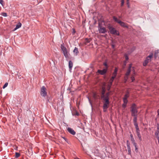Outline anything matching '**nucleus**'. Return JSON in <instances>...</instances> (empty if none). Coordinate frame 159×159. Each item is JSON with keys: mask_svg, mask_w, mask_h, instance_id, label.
Returning a JSON list of instances; mask_svg holds the SVG:
<instances>
[{"mask_svg": "<svg viewBox=\"0 0 159 159\" xmlns=\"http://www.w3.org/2000/svg\"><path fill=\"white\" fill-rule=\"evenodd\" d=\"M105 92V88L103 87L102 88V92L101 98L103 100V109L104 111H106V109L108 107L110 103L109 101V93H107L105 94H104Z\"/></svg>", "mask_w": 159, "mask_h": 159, "instance_id": "f257e3e1", "label": "nucleus"}, {"mask_svg": "<svg viewBox=\"0 0 159 159\" xmlns=\"http://www.w3.org/2000/svg\"><path fill=\"white\" fill-rule=\"evenodd\" d=\"M131 71H133V74L132 75L131 77V79L132 80V81L133 82L134 80V76L135 75V72L134 70V67L132 68V64H130L129 65V68L127 70V71L126 73L125 76V79L126 80L128 79V76L129 75L130 72Z\"/></svg>", "mask_w": 159, "mask_h": 159, "instance_id": "f03ea898", "label": "nucleus"}, {"mask_svg": "<svg viewBox=\"0 0 159 159\" xmlns=\"http://www.w3.org/2000/svg\"><path fill=\"white\" fill-rule=\"evenodd\" d=\"M131 115L132 116H135L137 115L138 111L136 105L135 104H133L131 107Z\"/></svg>", "mask_w": 159, "mask_h": 159, "instance_id": "7ed1b4c3", "label": "nucleus"}, {"mask_svg": "<svg viewBox=\"0 0 159 159\" xmlns=\"http://www.w3.org/2000/svg\"><path fill=\"white\" fill-rule=\"evenodd\" d=\"M113 20H115V21L117 22L121 26L124 27H128V26H127V25L126 24L119 20L116 17L114 16L113 17Z\"/></svg>", "mask_w": 159, "mask_h": 159, "instance_id": "20e7f679", "label": "nucleus"}, {"mask_svg": "<svg viewBox=\"0 0 159 159\" xmlns=\"http://www.w3.org/2000/svg\"><path fill=\"white\" fill-rule=\"evenodd\" d=\"M153 57V54L152 53L149 56L147 57L143 63V66H145L147 65L148 63L151 61V58Z\"/></svg>", "mask_w": 159, "mask_h": 159, "instance_id": "39448f33", "label": "nucleus"}, {"mask_svg": "<svg viewBox=\"0 0 159 159\" xmlns=\"http://www.w3.org/2000/svg\"><path fill=\"white\" fill-rule=\"evenodd\" d=\"M46 89L44 86H42L41 89L40 94L42 96L45 97L47 95Z\"/></svg>", "mask_w": 159, "mask_h": 159, "instance_id": "423d86ee", "label": "nucleus"}, {"mask_svg": "<svg viewBox=\"0 0 159 159\" xmlns=\"http://www.w3.org/2000/svg\"><path fill=\"white\" fill-rule=\"evenodd\" d=\"M109 29L111 34L117 35H118L119 34L118 33L117 31L115 28H112L111 26H109Z\"/></svg>", "mask_w": 159, "mask_h": 159, "instance_id": "0eeeda50", "label": "nucleus"}, {"mask_svg": "<svg viewBox=\"0 0 159 159\" xmlns=\"http://www.w3.org/2000/svg\"><path fill=\"white\" fill-rule=\"evenodd\" d=\"M99 32L100 33H104L106 32L105 28L102 26H100L98 28Z\"/></svg>", "mask_w": 159, "mask_h": 159, "instance_id": "6e6552de", "label": "nucleus"}, {"mask_svg": "<svg viewBox=\"0 0 159 159\" xmlns=\"http://www.w3.org/2000/svg\"><path fill=\"white\" fill-rule=\"evenodd\" d=\"M155 135L156 138L159 137V124H158L157 125V130L155 132Z\"/></svg>", "mask_w": 159, "mask_h": 159, "instance_id": "1a4fd4ad", "label": "nucleus"}, {"mask_svg": "<svg viewBox=\"0 0 159 159\" xmlns=\"http://www.w3.org/2000/svg\"><path fill=\"white\" fill-rule=\"evenodd\" d=\"M67 130L72 135H75V132L71 128H68L67 129Z\"/></svg>", "mask_w": 159, "mask_h": 159, "instance_id": "9d476101", "label": "nucleus"}, {"mask_svg": "<svg viewBox=\"0 0 159 159\" xmlns=\"http://www.w3.org/2000/svg\"><path fill=\"white\" fill-rule=\"evenodd\" d=\"M106 72L107 70L106 69H104L102 70H98V72L102 75L104 74Z\"/></svg>", "mask_w": 159, "mask_h": 159, "instance_id": "9b49d317", "label": "nucleus"}, {"mask_svg": "<svg viewBox=\"0 0 159 159\" xmlns=\"http://www.w3.org/2000/svg\"><path fill=\"white\" fill-rule=\"evenodd\" d=\"M114 79V78H113L112 77L111 79L109 81V84L108 85V87L107 89L108 90H109L112 84V82L113 81Z\"/></svg>", "mask_w": 159, "mask_h": 159, "instance_id": "f8f14e48", "label": "nucleus"}, {"mask_svg": "<svg viewBox=\"0 0 159 159\" xmlns=\"http://www.w3.org/2000/svg\"><path fill=\"white\" fill-rule=\"evenodd\" d=\"M93 98L95 100L98 99L99 98V96L95 93H93Z\"/></svg>", "mask_w": 159, "mask_h": 159, "instance_id": "ddd939ff", "label": "nucleus"}, {"mask_svg": "<svg viewBox=\"0 0 159 159\" xmlns=\"http://www.w3.org/2000/svg\"><path fill=\"white\" fill-rule=\"evenodd\" d=\"M132 116L134 117V118L133 119V121H134V126L138 125V124L137 123V115H135V116Z\"/></svg>", "mask_w": 159, "mask_h": 159, "instance_id": "4468645a", "label": "nucleus"}, {"mask_svg": "<svg viewBox=\"0 0 159 159\" xmlns=\"http://www.w3.org/2000/svg\"><path fill=\"white\" fill-rule=\"evenodd\" d=\"M117 71V69L116 68L115 69V70L114 71L113 73L112 76V77L113 78H115V77L116 76Z\"/></svg>", "mask_w": 159, "mask_h": 159, "instance_id": "2eb2a0df", "label": "nucleus"}, {"mask_svg": "<svg viewBox=\"0 0 159 159\" xmlns=\"http://www.w3.org/2000/svg\"><path fill=\"white\" fill-rule=\"evenodd\" d=\"M73 52L76 55H77L78 53H79L78 49L77 48L75 47L73 50Z\"/></svg>", "mask_w": 159, "mask_h": 159, "instance_id": "dca6fc26", "label": "nucleus"}, {"mask_svg": "<svg viewBox=\"0 0 159 159\" xmlns=\"http://www.w3.org/2000/svg\"><path fill=\"white\" fill-rule=\"evenodd\" d=\"M129 92L128 91H127L126 94L125 95L123 99H127L129 97Z\"/></svg>", "mask_w": 159, "mask_h": 159, "instance_id": "f3484780", "label": "nucleus"}, {"mask_svg": "<svg viewBox=\"0 0 159 159\" xmlns=\"http://www.w3.org/2000/svg\"><path fill=\"white\" fill-rule=\"evenodd\" d=\"M73 66V63L71 61H70L69 62V67L70 70L71 69V68Z\"/></svg>", "mask_w": 159, "mask_h": 159, "instance_id": "a211bd4d", "label": "nucleus"}, {"mask_svg": "<svg viewBox=\"0 0 159 159\" xmlns=\"http://www.w3.org/2000/svg\"><path fill=\"white\" fill-rule=\"evenodd\" d=\"M21 24L20 23H19L18 24L16 25V27L15 28V30L21 27Z\"/></svg>", "mask_w": 159, "mask_h": 159, "instance_id": "6ab92c4d", "label": "nucleus"}, {"mask_svg": "<svg viewBox=\"0 0 159 159\" xmlns=\"http://www.w3.org/2000/svg\"><path fill=\"white\" fill-rule=\"evenodd\" d=\"M61 48L63 52L67 50L66 48L62 45H61Z\"/></svg>", "mask_w": 159, "mask_h": 159, "instance_id": "aec40b11", "label": "nucleus"}, {"mask_svg": "<svg viewBox=\"0 0 159 159\" xmlns=\"http://www.w3.org/2000/svg\"><path fill=\"white\" fill-rule=\"evenodd\" d=\"M63 53L64 56H65V57H66L67 58V57H68V52L67 50L66 51H65L63 52Z\"/></svg>", "mask_w": 159, "mask_h": 159, "instance_id": "412c9836", "label": "nucleus"}, {"mask_svg": "<svg viewBox=\"0 0 159 159\" xmlns=\"http://www.w3.org/2000/svg\"><path fill=\"white\" fill-rule=\"evenodd\" d=\"M135 128L136 129V134H138V133H140V132H139V128L138 125H135Z\"/></svg>", "mask_w": 159, "mask_h": 159, "instance_id": "4be33fe9", "label": "nucleus"}, {"mask_svg": "<svg viewBox=\"0 0 159 159\" xmlns=\"http://www.w3.org/2000/svg\"><path fill=\"white\" fill-rule=\"evenodd\" d=\"M127 148L128 152V153L129 154H130L131 153V149L130 146L128 144H127Z\"/></svg>", "mask_w": 159, "mask_h": 159, "instance_id": "5701e85b", "label": "nucleus"}, {"mask_svg": "<svg viewBox=\"0 0 159 159\" xmlns=\"http://www.w3.org/2000/svg\"><path fill=\"white\" fill-rule=\"evenodd\" d=\"M20 154L18 152H16L15 153V157L16 158H18L20 157Z\"/></svg>", "mask_w": 159, "mask_h": 159, "instance_id": "b1692460", "label": "nucleus"}, {"mask_svg": "<svg viewBox=\"0 0 159 159\" xmlns=\"http://www.w3.org/2000/svg\"><path fill=\"white\" fill-rule=\"evenodd\" d=\"M123 101L124 103L126 104L128 102V100L127 99H125L123 98Z\"/></svg>", "mask_w": 159, "mask_h": 159, "instance_id": "393cba45", "label": "nucleus"}, {"mask_svg": "<svg viewBox=\"0 0 159 159\" xmlns=\"http://www.w3.org/2000/svg\"><path fill=\"white\" fill-rule=\"evenodd\" d=\"M8 83H6L4 86L3 87V89H5L7 85H8Z\"/></svg>", "mask_w": 159, "mask_h": 159, "instance_id": "a878e982", "label": "nucleus"}, {"mask_svg": "<svg viewBox=\"0 0 159 159\" xmlns=\"http://www.w3.org/2000/svg\"><path fill=\"white\" fill-rule=\"evenodd\" d=\"M2 15L4 16H7V13H2Z\"/></svg>", "mask_w": 159, "mask_h": 159, "instance_id": "bb28decb", "label": "nucleus"}, {"mask_svg": "<svg viewBox=\"0 0 159 159\" xmlns=\"http://www.w3.org/2000/svg\"><path fill=\"white\" fill-rule=\"evenodd\" d=\"M125 57L126 61L128 60L129 58L127 55H125Z\"/></svg>", "mask_w": 159, "mask_h": 159, "instance_id": "cd10ccee", "label": "nucleus"}, {"mask_svg": "<svg viewBox=\"0 0 159 159\" xmlns=\"http://www.w3.org/2000/svg\"><path fill=\"white\" fill-rule=\"evenodd\" d=\"M124 0H121V6L122 7L124 5Z\"/></svg>", "mask_w": 159, "mask_h": 159, "instance_id": "c85d7f7f", "label": "nucleus"}, {"mask_svg": "<svg viewBox=\"0 0 159 159\" xmlns=\"http://www.w3.org/2000/svg\"><path fill=\"white\" fill-rule=\"evenodd\" d=\"M126 104L123 103L122 105V107L125 108L126 107Z\"/></svg>", "mask_w": 159, "mask_h": 159, "instance_id": "c756f323", "label": "nucleus"}, {"mask_svg": "<svg viewBox=\"0 0 159 159\" xmlns=\"http://www.w3.org/2000/svg\"><path fill=\"white\" fill-rule=\"evenodd\" d=\"M3 1L2 0H0V3L2 4V5L3 6Z\"/></svg>", "mask_w": 159, "mask_h": 159, "instance_id": "7c9ffc66", "label": "nucleus"}, {"mask_svg": "<svg viewBox=\"0 0 159 159\" xmlns=\"http://www.w3.org/2000/svg\"><path fill=\"white\" fill-rule=\"evenodd\" d=\"M133 143V145L134 146H137V144L135 142H133L132 143Z\"/></svg>", "mask_w": 159, "mask_h": 159, "instance_id": "2f4dec72", "label": "nucleus"}, {"mask_svg": "<svg viewBox=\"0 0 159 159\" xmlns=\"http://www.w3.org/2000/svg\"><path fill=\"white\" fill-rule=\"evenodd\" d=\"M159 52V51L158 50L157 51V52H156L155 53V56L156 57H157L156 54L158 53Z\"/></svg>", "mask_w": 159, "mask_h": 159, "instance_id": "473e14b6", "label": "nucleus"}, {"mask_svg": "<svg viewBox=\"0 0 159 159\" xmlns=\"http://www.w3.org/2000/svg\"><path fill=\"white\" fill-rule=\"evenodd\" d=\"M131 141L132 142V143L134 142L135 141L134 138L131 139Z\"/></svg>", "mask_w": 159, "mask_h": 159, "instance_id": "72a5a7b5", "label": "nucleus"}, {"mask_svg": "<svg viewBox=\"0 0 159 159\" xmlns=\"http://www.w3.org/2000/svg\"><path fill=\"white\" fill-rule=\"evenodd\" d=\"M137 135L138 137H140V136H141L140 133H138V134H137Z\"/></svg>", "mask_w": 159, "mask_h": 159, "instance_id": "f704fd0d", "label": "nucleus"}, {"mask_svg": "<svg viewBox=\"0 0 159 159\" xmlns=\"http://www.w3.org/2000/svg\"><path fill=\"white\" fill-rule=\"evenodd\" d=\"M138 138L139 139L140 141H141L142 140V138H141V136H140V137H138Z\"/></svg>", "mask_w": 159, "mask_h": 159, "instance_id": "c9c22d12", "label": "nucleus"}, {"mask_svg": "<svg viewBox=\"0 0 159 159\" xmlns=\"http://www.w3.org/2000/svg\"><path fill=\"white\" fill-rule=\"evenodd\" d=\"M138 138L139 139L140 141H141L142 140V138H141V136H140V137H138Z\"/></svg>", "mask_w": 159, "mask_h": 159, "instance_id": "e433bc0d", "label": "nucleus"}, {"mask_svg": "<svg viewBox=\"0 0 159 159\" xmlns=\"http://www.w3.org/2000/svg\"><path fill=\"white\" fill-rule=\"evenodd\" d=\"M86 40H87V41H86V42H87V43H89V42L90 41H89V40L88 39H87V38H86Z\"/></svg>", "mask_w": 159, "mask_h": 159, "instance_id": "4c0bfd02", "label": "nucleus"}, {"mask_svg": "<svg viewBox=\"0 0 159 159\" xmlns=\"http://www.w3.org/2000/svg\"><path fill=\"white\" fill-rule=\"evenodd\" d=\"M130 137L131 139L134 138L133 137V136L132 134H130Z\"/></svg>", "mask_w": 159, "mask_h": 159, "instance_id": "58836bf2", "label": "nucleus"}, {"mask_svg": "<svg viewBox=\"0 0 159 159\" xmlns=\"http://www.w3.org/2000/svg\"><path fill=\"white\" fill-rule=\"evenodd\" d=\"M127 0V4H129V0Z\"/></svg>", "mask_w": 159, "mask_h": 159, "instance_id": "ea45409f", "label": "nucleus"}, {"mask_svg": "<svg viewBox=\"0 0 159 159\" xmlns=\"http://www.w3.org/2000/svg\"><path fill=\"white\" fill-rule=\"evenodd\" d=\"M158 140V144H159V137H157V138H156Z\"/></svg>", "mask_w": 159, "mask_h": 159, "instance_id": "a19ab883", "label": "nucleus"}, {"mask_svg": "<svg viewBox=\"0 0 159 159\" xmlns=\"http://www.w3.org/2000/svg\"><path fill=\"white\" fill-rule=\"evenodd\" d=\"M134 147H135V150H137V146H134Z\"/></svg>", "mask_w": 159, "mask_h": 159, "instance_id": "79ce46f5", "label": "nucleus"}, {"mask_svg": "<svg viewBox=\"0 0 159 159\" xmlns=\"http://www.w3.org/2000/svg\"><path fill=\"white\" fill-rule=\"evenodd\" d=\"M127 7H128V8H129V4H127Z\"/></svg>", "mask_w": 159, "mask_h": 159, "instance_id": "37998d69", "label": "nucleus"}, {"mask_svg": "<svg viewBox=\"0 0 159 159\" xmlns=\"http://www.w3.org/2000/svg\"><path fill=\"white\" fill-rule=\"evenodd\" d=\"M157 112H158V115H159V109L157 111Z\"/></svg>", "mask_w": 159, "mask_h": 159, "instance_id": "c03bdc74", "label": "nucleus"}, {"mask_svg": "<svg viewBox=\"0 0 159 159\" xmlns=\"http://www.w3.org/2000/svg\"><path fill=\"white\" fill-rule=\"evenodd\" d=\"M104 65L105 66H107V64L106 63H104Z\"/></svg>", "mask_w": 159, "mask_h": 159, "instance_id": "a18cd8bd", "label": "nucleus"}, {"mask_svg": "<svg viewBox=\"0 0 159 159\" xmlns=\"http://www.w3.org/2000/svg\"><path fill=\"white\" fill-rule=\"evenodd\" d=\"M76 115L77 116L79 115V114L78 113H76Z\"/></svg>", "mask_w": 159, "mask_h": 159, "instance_id": "49530a36", "label": "nucleus"}, {"mask_svg": "<svg viewBox=\"0 0 159 159\" xmlns=\"http://www.w3.org/2000/svg\"><path fill=\"white\" fill-rule=\"evenodd\" d=\"M63 138L66 141V138L64 137Z\"/></svg>", "mask_w": 159, "mask_h": 159, "instance_id": "de8ad7c7", "label": "nucleus"}, {"mask_svg": "<svg viewBox=\"0 0 159 159\" xmlns=\"http://www.w3.org/2000/svg\"><path fill=\"white\" fill-rule=\"evenodd\" d=\"M112 47H113V48L114 47V46L113 45H112Z\"/></svg>", "mask_w": 159, "mask_h": 159, "instance_id": "09e8293b", "label": "nucleus"}]
</instances>
